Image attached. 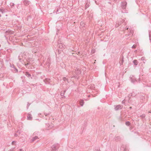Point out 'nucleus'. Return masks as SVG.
<instances>
[{
	"instance_id": "1",
	"label": "nucleus",
	"mask_w": 151,
	"mask_h": 151,
	"mask_svg": "<svg viewBox=\"0 0 151 151\" xmlns=\"http://www.w3.org/2000/svg\"><path fill=\"white\" fill-rule=\"evenodd\" d=\"M127 21L126 20V19H124L123 20H122V19H120L119 22H116L115 25V27H118L119 26L122 24V23H124V24L125 25L127 24Z\"/></svg>"
},
{
	"instance_id": "2",
	"label": "nucleus",
	"mask_w": 151,
	"mask_h": 151,
	"mask_svg": "<svg viewBox=\"0 0 151 151\" xmlns=\"http://www.w3.org/2000/svg\"><path fill=\"white\" fill-rule=\"evenodd\" d=\"M27 62L28 63L27 64H25V65L27 67V65H30L32 64L33 63V60H32V59L30 58H29L27 60Z\"/></svg>"
},
{
	"instance_id": "3",
	"label": "nucleus",
	"mask_w": 151,
	"mask_h": 151,
	"mask_svg": "<svg viewBox=\"0 0 151 151\" xmlns=\"http://www.w3.org/2000/svg\"><path fill=\"white\" fill-rule=\"evenodd\" d=\"M127 3L126 1H124L122 2L121 5L122 9H126Z\"/></svg>"
},
{
	"instance_id": "4",
	"label": "nucleus",
	"mask_w": 151,
	"mask_h": 151,
	"mask_svg": "<svg viewBox=\"0 0 151 151\" xmlns=\"http://www.w3.org/2000/svg\"><path fill=\"white\" fill-rule=\"evenodd\" d=\"M30 1L28 0H24L22 1L23 4L26 6L28 5L30 3Z\"/></svg>"
},
{
	"instance_id": "5",
	"label": "nucleus",
	"mask_w": 151,
	"mask_h": 151,
	"mask_svg": "<svg viewBox=\"0 0 151 151\" xmlns=\"http://www.w3.org/2000/svg\"><path fill=\"white\" fill-rule=\"evenodd\" d=\"M114 109L116 111L120 109H121L122 108V106L120 105L114 106Z\"/></svg>"
},
{
	"instance_id": "6",
	"label": "nucleus",
	"mask_w": 151,
	"mask_h": 151,
	"mask_svg": "<svg viewBox=\"0 0 151 151\" xmlns=\"http://www.w3.org/2000/svg\"><path fill=\"white\" fill-rule=\"evenodd\" d=\"M130 80L131 82L132 83H134L137 81V79L135 78V77L133 76H132L130 77Z\"/></svg>"
},
{
	"instance_id": "7",
	"label": "nucleus",
	"mask_w": 151,
	"mask_h": 151,
	"mask_svg": "<svg viewBox=\"0 0 151 151\" xmlns=\"http://www.w3.org/2000/svg\"><path fill=\"white\" fill-rule=\"evenodd\" d=\"M39 139V137L37 136H35L32 138V139L31 140V142H33L36 141H37Z\"/></svg>"
},
{
	"instance_id": "8",
	"label": "nucleus",
	"mask_w": 151,
	"mask_h": 151,
	"mask_svg": "<svg viewBox=\"0 0 151 151\" xmlns=\"http://www.w3.org/2000/svg\"><path fill=\"white\" fill-rule=\"evenodd\" d=\"M32 117L30 114H28L27 116V119L28 120H32Z\"/></svg>"
},
{
	"instance_id": "9",
	"label": "nucleus",
	"mask_w": 151,
	"mask_h": 151,
	"mask_svg": "<svg viewBox=\"0 0 151 151\" xmlns=\"http://www.w3.org/2000/svg\"><path fill=\"white\" fill-rule=\"evenodd\" d=\"M50 79L48 78H46L44 80V81L46 84H48L50 83Z\"/></svg>"
},
{
	"instance_id": "10",
	"label": "nucleus",
	"mask_w": 151,
	"mask_h": 151,
	"mask_svg": "<svg viewBox=\"0 0 151 151\" xmlns=\"http://www.w3.org/2000/svg\"><path fill=\"white\" fill-rule=\"evenodd\" d=\"M79 103L80 105H81V106H82L84 104V102L83 100H80V101H79Z\"/></svg>"
},
{
	"instance_id": "11",
	"label": "nucleus",
	"mask_w": 151,
	"mask_h": 151,
	"mask_svg": "<svg viewBox=\"0 0 151 151\" xmlns=\"http://www.w3.org/2000/svg\"><path fill=\"white\" fill-rule=\"evenodd\" d=\"M25 75L28 77H29L31 76L30 74L28 72H26L25 73Z\"/></svg>"
},
{
	"instance_id": "12",
	"label": "nucleus",
	"mask_w": 151,
	"mask_h": 151,
	"mask_svg": "<svg viewBox=\"0 0 151 151\" xmlns=\"http://www.w3.org/2000/svg\"><path fill=\"white\" fill-rule=\"evenodd\" d=\"M129 33H130L131 34H132H132L133 33V29L132 28H130L129 29Z\"/></svg>"
},
{
	"instance_id": "13",
	"label": "nucleus",
	"mask_w": 151,
	"mask_h": 151,
	"mask_svg": "<svg viewBox=\"0 0 151 151\" xmlns=\"http://www.w3.org/2000/svg\"><path fill=\"white\" fill-rule=\"evenodd\" d=\"M133 63L135 65H137L138 64V62L136 60H134L133 61Z\"/></svg>"
},
{
	"instance_id": "14",
	"label": "nucleus",
	"mask_w": 151,
	"mask_h": 151,
	"mask_svg": "<svg viewBox=\"0 0 151 151\" xmlns=\"http://www.w3.org/2000/svg\"><path fill=\"white\" fill-rule=\"evenodd\" d=\"M123 58H124L122 57V60L119 62V63L120 65H122L123 63L124 62Z\"/></svg>"
},
{
	"instance_id": "15",
	"label": "nucleus",
	"mask_w": 151,
	"mask_h": 151,
	"mask_svg": "<svg viewBox=\"0 0 151 151\" xmlns=\"http://www.w3.org/2000/svg\"><path fill=\"white\" fill-rule=\"evenodd\" d=\"M141 60H142L143 61V63H145V58L144 57H142L141 59Z\"/></svg>"
},
{
	"instance_id": "16",
	"label": "nucleus",
	"mask_w": 151,
	"mask_h": 151,
	"mask_svg": "<svg viewBox=\"0 0 151 151\" xmlns=\"http://www.w3.org/2000/svg\"><path fill=\"white\" fill-rule=\"evenodd\" d=\"M125 124L126 125H127V126H129L130 125V123L129 121H127L126 122Z\"/></svg>"
},
{
	"instance_id": "17",
	"label": "nucleus",
	"mask_w": 151,
	"mask_h": 151,
	"mask_svg": "<svg viewBox=\"0 0 151 151\" xmlns=\"http://www.w3.org/2000/svg\"><path fill=\"white\" fill-rule=\"evenodd\" d=\"M52 149H56V150L57 149L56 145H53L52 146Z\"/></svg>"
},
{
	"instance_id": "18",
	"label": "nucleus",
	"mask_w": 151,
	"mask_h": 151,
	"mask_svg": "<svg viewBox=\"0 0 151 151\" xmlns=\"http://www.w3.org/2000/svg\"><path fill=\"white\" fill-rule=\"evenodd\" d=\"M13 68L14 69V71L15 72H18V70L14 66H13Z\"/></svg>"
},
{
	"instance_id": "19",
	"label": "nucleus",
	"mask_w": 151,
	"mask_h": 151,
	"mask_svg": "<svg viewBox=\"0 0 151 151\" xmlns=\"http://www.w3.org/2000/svg\"><path fill=\"white\" fill-rule=\"evenodd\" d=\"M120 137H117L115 138V140H117V141L119 140H119H120Z\"/></svg>"
},
{
	"instance_id": "20",
	"label": "nucleus",
	"mask_w": 151,
	"mask_h": 151,
	"mask_svg": "<svg viewBox=\"0 0 151 151\" xmlns=\"http://www.w3.org/2000/svg\"><path fill=\"white\" fill-rule=\"evenodd\" d=\"M10 6H11V7H13V6H14V3H13L12 2H11L10 3Z\"/></svg>"
},
{
	"instance_id": "21",
	"label": "nucleus",
	"mask_w": 151,
	"mask_h": 151,
	"mask_svg": "<svg viewBox=\"0 0 151 151\" xmlns=\"http://www.w3.org/2000/svg\"><path fill=\"white\" fill-rule=\"evenodd\" d=\"M66 92V90H65V91H63V92H61L60 93V95L61 96H63L64 95V93H65Z\"/></svg>"
},
{
	"instance_id": "22",
	"label": "nucleus",
	"mask_w": 151,
	"mask_h": 151,
	"mask_svg": "<svg viewBox=\"0 0 151 151\" xmlns=\"http://www.w3.org/2000/svg\"><path fill=\"white\" fill-rule=\"evenodd\" d=\"M63 80L64 81H67V82L68 83V79L66 78V77H63Z\"/></svg>"
},
{
	"instance_id": "23",
	"label": "nucleus",
	"mask_w": 151,
	"mask_h": 151,
	"mask_svg": "<svg viewBox=\"0 0 151 151\" xmlns=\"http://www.w3.org/2000/svg\"><path fill=\"white\" fill-rule=\"evenodd\" d=\"M145 116V114H143L140 116V117L142 118H144Z\"/></svg>"
},
{
	"instance_id": "24",
	"label": "nucleus",
	"mask_w": 151,
	"mask_h": 151,
	"mask_svg": "<svg viewBox=\"0 0 151 151\" xmlns=\"http://www.w3.org/2000/svg\"><path fill=\"white\" fill-rule=\"evenodd\" d=\"M89 6V4L87 3L85 6V8L86 9L87 8H88Z\"/></svg>"
},
{
	"instance_id": "25",
	"label": "nucleus",
	"mask_w": 151,
	"mask_h": 151,
	"mask_svg": "<svg viewBox=\"0 0 151 151\" xmlns=\"http://www.w3.org/2000/svg\"><path fill=\"white\" fill-rule=\"evenodd\" d=\"M136 47V45H134L132 47V48H135Z\"/></svg>"
},
{
	"instance_id": "26",
	"label": "nucleus",
	"mask_w": 151,
	"mask_h": 151,
	"mask_svg": "<svg viewBox=\"0 0 151 151\" xmlns=\"http://www.w3.org/2000/svg\"><path fill=\"white\" fill-rule=\"evenodd\" d=\"M14 148H11V149L9 150L8 151H14Z\"/></svg>"
},
{
	"instance_id": "27",
	"label": "nucleus",
	"mask_w": 151,
	"mask_h": 151,
	"mask_svg": "<svg viewBox=\"0 0 151 151\" xmlns=\"http://www.w3.org/2000/svg\"><path fill=\"white\" fill-rule=\"evenodd\" d=\"M15 142V141H13L12 142V145H14V143L15 142Z\"/></svg>"
},
{
	"instance_id": "28",
	"label": "nucleus",
	"mask_w": 151,
	"mask_h": 151,
	"mask_svg": "<svg viewBox=\"0 0 151 151\" xmlns=\"http://www.w3.org/2000/svg\"><path fill=\"white\" fill-rule=\"evenodd\" d=\"M0 10H1V12H2V13H4V10L1 9Z\"/></svg>"
},
{
	"instance_id": "29",
	"label": "nucleus",
	"mask_w": 151,
	"mask_h": 151,
	"mask_svg": "<svg viewBox=\"0 0 151 151\" xmlns=\"http://www.w3.org/2000/svg\"><path fill=\"white\" fill-rule=\"evenodd\" d=\"M124 28L126 29H129V27H126L125 28L124 27Z\"/></svg>"
},
{
	"instance_id": "30",
	"label": "nucleus",
	"mask_w": 151,
	"mask_h": 151,
	"mask_svg": "<svg viewBox=\"0 0 151 151\" xmlns=\"http://www.w3.org/2000/svg\"><path fill=\"white\" fill-rule=\"evenodd\" d=\"M44 114L46 116H47L48 115H49V114H47V113H44Z\"/></svg>"
},
{
	"instance_id": "31",
	"label": "nucleus",
	"mask_w": 151,
	"mask_h": 151,
	"mask_svg": "<svg viewBox=\"0 0 151 151\" xmlns=\"http://www.w3.org/2000/svg\"><path fill=\"white\" fill-rule=\"evenodd\" d=\"M51 151H56V149H52Z\"/></svg>"
},
{
	"instance_id": "32",
	"label": "nucleus",
	"mask_w": 151,
	"mask_h": 151,
	"mask_svg": "<svg viewBox=\"0 0 151 151\" xmlns=\"http://www.w3.org/2000/svg\"><path fill=\"white\" fill-rule=\"evenodd\" d=\"M30 105V104H28L27 105V109L28 108V107L29 106V105Z\"/></svg>"
},
{
	"instance_id": "33",
	"label": "nucleus",
	"mask_w": 151,
	"mask_h": 151,
	"mask_svg": "<svg viewBox=\"0 0 151 151\" xmlns=\"http://www.w3.org/2000/svg\"><path fill=\"white\" fill-rule=\"evenodd\" d=\"M17 132L19 133V134H20L21 133V132H20V131H17Z\"/></svg>"
},
{
	"instance_id": "34",
	"label": "nucleus",
	"mask_w": 151,
	"mask_h": 151,
	"mask_svg": "<svg viewBox=\"0 0 151 151\" xmlns=\"http://www.w3.org/2000/svg\"><path fill=\"white\" fill-rule=\"evenodd\" d=\"M14 136H15V137H17V136H18V135H17V134H14Z\"/></svg>"
},
{
	"instance_id": "35",
	"label": "nucleus",
	"mask_w": 151,
	"mask_h": 151,
	"mask_svg": "<svg viewBox=\"0 0 151 151\" xmlns=\"http://www.w3.org/2000/svg\"><path fill=\"white\" fill-rule=\"evenodd\" d=\"M78 73H81V71H80V70H78Z\"/></svg>"
},
{
	"instance_id": "36",
	"label": "nucleus",
	"mask_w": 151,
	"mask_h": 151,
	"mask_svg": "<svg viewBox=\"0 0 151 151\" xmlns=\"http://www.w3.org/2000/svg\"><path fill=\"white\" fill-rule=\"evenodd\" d=\"M122 103L123 104H124V100H123L122 101Z\"/></svg>"
},
{
	"instance_id": "37",
	"label": "nucleus",
	"mask_w": 151,
	"mask_h": 151,
	"mask_svg": "<svg viewBox=\"0 0 151 151\" xmlns=\"http://www.w3.org/2000/svg\"><path fill=\"white\" fill-rule=\"evenodd\" d=\"M19 151H24V150L22 149H20L19 150Z\"/></svg>"
},
{
	"instance_id": "38",
	"label": "nucleus",
	"mask_w": 151,
	"mask_h": 151,
	"mask_svg": "<svg viewBox=\"0 0 151 151\" xmlns=\"http://www.w3.org/2000/svg\"><path fill=\"white\" fill-rule=\"evenodd\" d=\"M83 22H81V24H83Z\"/></svg>"
},
{
	"instance_id": "39",
	"label": "nucleus",
	"mask_w": 151,
	"mask_h": 151,
	"mask_svg": "<svg viewBox=\"0 0 151 151\" xmlns=\"http://www.w3.org/2000/svg\"><path fill=\"white\" fill-rule=\"evenodd\" d=\"M129 108L130 109H131L132 108V107H130Z\"/></svg>"
},
{
	"instance_id": "40",
	"label": "nucleus",
	"mask_w": 151,
	"mask_h": 151,
	"mask_svg": "<svg viewBox=\"0 0 151 151\" xmlns=\"http://www.w3.org/2000/svg\"><path fill=\"white\" fill-rule=\"evenodd\" d=\"M123 12V13H124L126 12V11H125V10L124 12Z\"/></svg>"
},
{
	"instance_id": "41",
	"label": "nucleus",
	"mask_w": 151,
	"mask_h": 151,
	"mask_svg": "<svg viewBox=\"0 0 151 151\" xmlns=\"http://www.w3.org/2000/svg\"><path fill=\"white\" fill-rule=\"evenodd\" d=\"M65 96H63V98H65Z\"/></svg>"
},
{
	"instance_id": "42",
	"label": "nucleus",
	"mask_w": 151,
	"mask_h": 151,
	"mask_svg": "<svg viewBox=\"0 0 151 151\" xmlns=\"http://www.w3.org/2000/svg\"><path fill=\"white\" fill-rule=\"evenodd\" d=\"M130 35H131V34H128V36Z\"/></svg>"
},
{
	"instance_id": "43",
	"label": "nucleus",
	"mask_w": 151,
	"mask_h": 151,
	"mask_svg": "<svg viewBox=\"0 0 151 151\" xmlns=\"http://www.w3.org/2000/svg\"><path fill=\"white\" fill-rule=\"evenodd\" d=\"M1 14H0V17H1Z\"/></svg>"
},
{
	"instance_id": "44",
	"label": "nucleus",
	"mask_w": 151,
	"mask_h": 151,
	"mask_svg": "<svg viewBox=\"0 0 151 151\" xmlns=\"http://www.w3.org/2000/svg\"><path fill=\"white\" fill-rule=\"evenodd\" d=\"M1 47V45H0V47Z\"/></svg>"
},
{
	"instance_id": "45",
	"label": "nucleus",
	"mask_w": 151,
	"mask_h": 151,
	"mask_svg": "<svg viewBox=\"0 0 151 151\" xmlns=\"http://www.w3.org/2000/svg\"><path fill=\"white\" fill-rule=\"evenodd\" d=\"M99 151V150H98V151Z\"/></svg>"
}]
</instances>
